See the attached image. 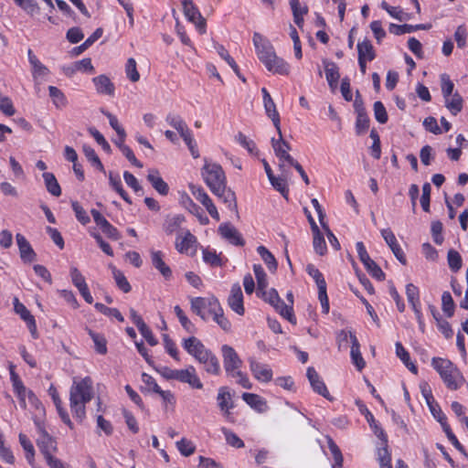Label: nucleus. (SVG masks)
Returning <instances> with one entry per match:
<instances>
[{
	"label": "nucleus",
	"mask_w": 468,
	"mask_h": 468,
	"mask_svg": "<svg viewBox=\"0 0 468 468\" xmlns=\"http://www.w3.org/2000/svg\"><path fill=\"white\" fill-rule=\"evenodd\" d=\"M183 348L192 356L204 370L210 375L218 376L221 372L218 356L196 336H190L183 340Z\"/></svg>",
	"instance_id": "f03ea898"
},
{
	"label": "nucleus",
	"mask_w": 468,
	"mask_h": 468,
	"mask_svg": "<svg viewBox=\"0 0 468 468\" xmlns=\"http://www.w3.org/2000/svg\"><path fill=\"white\" fill-rule=\"evenodd\" d=\"M426 28H428V27L423 24L415 25V26L408 25V24H404V25L390 24L389 27H388V31H389V33H391L393 35L400 36V35H404L407 33L414 32L419 29H426Z\"/></svg>",
	"instance_id": "473e14b6"
},
{
	"label": "nucleus",
	"mask_w": 468,
	"mask_h": 468,
	"mask_svg": "<svg viewBox=\"0 0 468 468\" xmlns=\"http://www.w3.org/2000/svg\"><path fill=\"white\" fill-rule=\"evenodd\" d=\"M358 58L372 61L376 58V52L370 40L365 38L357 43Z\"/></svg>",
	"instance_id": "2f4dec72"
},
{
	"label": "nucleus",
	"mask_w": 468,
	"mask_h": 468,
	"mask_svg": "<svg viewBox=\"0 0 468 468\" xmlns=\"http://www.w3.org/2000/svg\"><path fill=\"white\" fill-rule=\"evenodd\" d=\"M183 204L185 207L193 215L198 218L202 224L208 223L207 217L205 216L202 208L198 207L188 196L183 197Z\"/></svg>",
	"instance_id": "72a5a7b5"
},
{
	"label": "nucleus",
	"mask_w": 468,
	"mask_h": 468,
	"mask_svg": "<svg viewBox=\"0 0 468 468\" xmlns=\"http://www.w3.org/2000/svg\"><path fill=\"white\" fill-rule=\"evenodd\" d=\"M325 71V78L331 89H335L340 78L339 69L335 62L324 59L323 61Z\"/></svg>",
	"instance_id": "c756f323"
},
{
	"label": "nucleus",
	"mask_w": 468,
	"mask_h": 468,
	"mask_svg": "<svg viewBox=\"0 0 468 468\" xmlns=\"http://www.w3.org/2000/svg\"><path fill=\"white\" fill-rule=\"evenodd\" d=\"M381 235L390 250H392L395 257L398 259V261L402 263L403 265H406L407 260L405 257V254L397 242V239L394 235V233L391 231L390 229H385L381 230Z\"/></svg>",
	"instance_id": "a211bd4d"
},
{
	"label": "nucleus",
	"mask_w": 468,
	"mask_h": 468,
	"mask_svg": "<svg viewBox=\"0 0 468 468\" xmlns=\"http://www.w3.org/2000/svg\"><path fill=\"white\" fill-rule=\"evenodd\" d=\"M96 91L99 94L113 96L115 87L112 80L104 74L99 75L92 79Z\"/></svg>",
	"instance_id": "b1692460"
},
{
	"label": "nucleus",
	"mask_w": 468,
	"mask_h": 468,
	"mask_svg": "<svg viewBox=\"0 0 468 468\" xmlns=\"http://www.w3.org/2000/svg\"><path fill=\"white\" fill-rule=\"evenodd\" d=\"M19 442L26 452V459L29 464L33 465L35 458V448L33 443L24 433H20L18 436Z\"/></svg>",
	"instance_id": "e433bc0d"
},
{
	"label": "nucleus",
	"mask_w": 468,
	"mask_h": 468,
	"mask_svg": "<svg viewBox=\"0 0 468 468\" xmlns=\"http://www.w3.org/2000/svg\"><path fill=\"white\" fill-rule=\"evenodd\" d=\"M211 314H213L214 321L226 332H229L231 328V324L224 316L223 310L218 303V309L215 308V312H212Z\"/></svg>",
	"instance_id": "603ef678"
},
{
	"label": "nucleus",
	"mask_w": 468,
	"mask_h": 468,
	"mask_svg": "<svg viewBox=\"0 0 468 468\" xmlns=\"http://www.w3.org/2000/svg\"><path fill=\"white\" fill-rule=\"evenodd\" d=\"M314 240L313 245L315 252L321 256L324 255L326 252V243L324 236L322 235L320 229L316 231H313Z\"/></svg>",
	"instance_id": "6e6d98bb"
},
{
	"label": "nucleus",
	"mask_w": 468,
	"mask_h": 468,
	"mask_svg": "<svg viewBox=\"0 0 468 468\" xmlns=\"http://www.w3.org/2000/svg\"><path fill=\"white\" fill-rule=\"evenodd\" d=\"M71 207H72V209H73V211L75 213V216H76L77 219L82 225H86V224H88L90 221V217L88 216L87 212L79 204V202H77V201L71 202Z\"/></svg>",
	"instance_id": "69168bd1"
},
{
	"label": "nucleus",
	"mask_w": 468,
	"mask_h": 468,
	"mask_svg": "<svg viewBox=\"0 0 468 468\" xmlns=\"http://www.w3.org/2000/svg\"><path fill=\"white\" fill-rule=\"evenodd\" d=\"M441 309L448 317L454 314L455 304L449 292H444L441 295Z\"/></svg>",
	"instance_id": "09e8293b"
},
{
	"label": "nucleus",
	"mask_w": 468,
	"mask_h": 468,
	"mask_svg": "<svg viewBox=\"0 0 468 468\" xmlns=\"http://www.w3.org/2000/svg\"><path fill=\"white\" fill-rule=\"evenodd\" d=\"M93 397L92 380L90 377L81 379L74 378L69 390V406L75 416L82 421L86 416L85 405Z\"/></svg>",
	"instance_id": "7ed1b4c3"
},
{
	"label": "nucleus",
	"mask_w": 468,
	"mask_h": 468,
	"mask_svg": "<svg viewBox=\"0 0 468 468\" xmlns=\"http://www.w3.org/2000/svg\"><path fill=\"white\" fill-rule=\"evenodd\" d=\"M14 309L15 312L20 315L22 320H24L26 323L31 321V324H33L34 316L27 310V308L19 302L18 298L16 297L14 298Z\"/></svg>",
	"instance_id": "864d4df0"
},
{
	"label": "nucleus",
	"mask_w": 468,
	"mask_h": 468,
	"mask_svg": "<svg viewBox=\"0 0 468 468\" xmlns=\"http://www.w3.org/2000/svg\"><path fill=\"white\" fill-rule=\"evenodd\" d=\"M36 441L45 459L52 456L57 451L56 440L40 426L38 427V437Z\"/></svg>",
	"instance_id": "f8f14e48"
},
{
	"label": "nucleus",
	"mask_w": 468,
	"mask_h": 468,
	"mask_svg": "<svg viewBox=\"0 0 468 468\" xmlns=\"http://www.w3.org/2000/svg\"><path fill=\"white\" fill-rule=\"evenodd\" d=\"M221 354L223 357V365L228 376L240 369L242 360L239 358L235 349L229 346L223 345L221 346Z\"/></svg>",
	"instance_id": "6e6552de"
},
{
	"label": "nucleus",
	"mask_w": 468,
	"mask_h": 468,
	"mask_svg": "<svg viewBox=\"0 0 468 468\" xmlns=\"http://www.w3.org/2000/svg\"><path fill=\"white\" fill-rule=\"evenodd\" d=\"M257 251L261 257L264 263L267 265L271 271H274L277 269V261L271 251L264 246H259Z\"/></svg>",
	"instance_id": "4c0bfd02"
},
{
	"label": "nucleus",
	"mask_w": 468,
	"mask_h": 468,
	"mask_svg": "<svg viewBox=\"0 0 468 468\" xmlns=\"http://www.w3.org/2000/svg\"><path fill=\"white\" fill-rule=\"evenodd\" d=\"M278 134H279L278 140H276L274 138L271 139V145H272V148L274 150L276 156L280 157L282 155V154L280 153V151H278V149L288 153L291 150V144L288 142L283 140L282 133L281 134L278 133Z\"/></svg>",
	"instance_id": "0e129e2a"
},
{
	"label": "nucleus",
	"mask_w": 468,
	"mask_h": 468,
	"mask_svg": "<svg viewBox=\"0 0 468 468\" xmlns=\"http://www.w3.org/2000/svg\"><path fill=\"white\" fill-rule=\"evenodd\" d=\"M228 303L232 311L239 315L244 314V306H243V294L239 283H235L232 285L229 296L228 298Z\"/></svg>",
	"instance_id": "6ab92c4d"
},
{
	"label": "nucleus",
	"mask_w": 468,
	"mask_h": 468,
	"mask_svg": "<svg viewBox=\"0 0 468 468\" xmlns=\"http://www.w3.org/2000/svg\"><path fill=\"white\" fill-rule=\"evenodd\" d=\"M328 448L333 455L334 463L333 468H341L343 466L344 458L339 447L335 443L332 439L328 440Z\"/></svg>",
	"instance_id": "8fccbe9b"
},
{
	"label": "nucleus",
	"mask_w": 468,
	"mask_h": 468,
	"mask_svg": "<svg viewBox=\"0 0 468 468\" xmlns=\"http://www.w3.org/2000/svg\"><path fill=\"white\" fill-rule=\"evenodd\" d=\"M445 106L453 115H457L463 109L462 96L458 92H455L452 94V98L448 97L445 99Z\"/></svg>",
	"instance_id": "a19ab883"
},
{
	"label": "nucleus",
	"mask_w": 468,
	"mask_h": 468,
	"mask_svg": "<svg viewBox=\"0 0 468 468\" xmlns=\"http://www.w3.org/2000/svg\"><path fill=\"white\" fill-rule=\"evenodd\" d=\"M356 251L359 260L364 264L366 270L378 281L385 279V273L382 271L380 267L369 257L366 247L362 241H358L356 244Z\"/></svg>",
	"instance_id": "0eeeda50"
},
{
	"label": "nucleus",
	"mask_w": 468,
	"mask_h": 468,
	"mask_svg": "<svg viewBox=\"0 0 468 468\" xmlns=\"http://www.w3.org/2000/svg\"><path fill=\"white\" fill-rule=\"evenodd\" d=\"M378 438L381 441L380 446L378 448V460L380 468H392L391 455L388 447V437L384 431H380Z\"/></svg>",
	"instance_id": "f3484780"
},
{
	"label": "nucleus",
	"mask_w": 468,
	"mask_h": 468,
	"mask_svg": "<svg viewBox=\"0 0 468 468\" xmlns=\"http://www.w3.org/2000/svg\"><path fill=\"white\" fill-rule=\"evenodd\" d=\"M83 153L87 159L91 163L93 166H95L97 169H99L101 172L104 171V166L101 164L100 158L98 157L97 154L95 153L94 149L87 144H84L82 147Z\"/></svg>",
	"instance_id": "a18cd8bd"
},
{
	"label": "nucleus",
	"mask_w": 468,
	"mask_h": 468,
	"mask_svg": "<svg viewBox=\"0 0 468 468\" xmlns=\"http://www.w3.org/2000/svg\"><path fill=\"white\" fill-rule=\"evenodd\" d=\"M441 79V93L444 97V99H447L452 94L454 84L451 80L448 74L443 73L440 76Z\"/></svg>",
	"instance_id": "bf43d9fd"
},
{
	"label": "nucleus",
	"mask_w": 468,
	"mask_h": 468,
	"mask_svg": "<svg viewBox=\"0 0 468 468\" xmlns=\"http://www.w3.org/2000/svg\"><path fill=\"white\" fill-rule=\"evenodd\" d=\"M43 179L45 182V186L47 190L54 197H59L61 195L60 186L55 177L54 174L49 172H45L43 174Z\"/></svg>",
	"instance_id": "f704fd0d"
},
{
	"label": "nucleus",
	"mask_w": 468,
	"mask_h": 468,
	"mask_svg": "<svg viewBox=\"0 0 468 468\" xmlns=\"http://www.w3.org/2000/svg\"><path fill=\"white\" fill-rule=\"evenodd\" d=\"M447 261L452 271L456 272L462 268V257L458 251L450 250L448 251Z\"/></svg>",
	"instance_id": "5fc2aeb1"
},
{
	"label": "nucleus",
	"mask_w": 468,
	"mask_h": 468,
	"mask_svg": "<svg viewBox=\"0 0 468 468\" xmlns=\"http://www.w3.org/2000/svg\"><path fill=\"white\" fill-rule=\"evenodd\" d=\"M9 371H10V379L12 381L14 390L19 399L20 406L24 409L27 407V403H26L27 395L29 400L33 404H37L38 402V399H37V397L35 396V394L32 391H30V390L28 391L27 389V388L24 386L19 376L16 373L15 366L13 364L9 365Z\"/></svg>",
	"instance_id": "39448f33"
},
{
	"label": "nucleus",
	"mask_w": 468,
	"mask_h": 468,
	"mask_svg": "<svg viewBox=\"0 0 468 468\" xmlns=\"http://www.w3.org/2000/svg\"><path fill=\"white\" fill-rule=\"evenodd\" d=\"M396 354L403 362V364L409 368L410 372L413 374H417L418 368L417 367L410 361L409 352L404 348L400 342H397L396 345Z\"/></svg>",
	"instance_id": "c9c22d12"
},
{
	"label": "nucleus",
	"mask_w": 468,
	"mask_h": 468,
	"mask_svg": "<svg viewBox=\"0 0 468 468\" xmlns=\"http://www.w3.org/2000/svg\"><path fill=\"white\" fill-rule=\"evenodd\" d=\"M125 72H126V75H127V78L133 81V82H136L139 80L140 79V74L137 70V68H136V61L134 58H130L127 62H126V65H125Z\"/></svg>",
	"instance_id": "680f3d73"
},
{
	"label": "nucleus",
	"mask_w": 468,
	"mask_h": 468,
	"mask_svg": "<svg viewBox=\"0 0 468 468\" xmlns=\"http://www.w3.org/2000/svg\"><path fill=\"white\" fill-rule=\"evenodd\" d=\"M147 179L152 186L161 195L165 196L169 191L168 185L160 176L156 169H150L147 175Z\"/></svg>",
	"instance_id": "c85d7f7f"
},
{
	"label": "nucleus",
	"mask_w": 468,
	"mask_h": 468,
	"mask_svg": "<svg viewBox=\"0 0 468 468\" xmlns=\"http://www.w3.org/2000/svg\"><path fill=\"white\" fill-rule=\"evenodd\" d=\"M307 273L315 281L318 290L326 288V282L322 272L313 264L306 266Z\"/></svg>",
	"instance_id": "3c124183"
},
{
	"label": "nucleus",
	"mask_w": 468,
	"mask_h": 468,
	"mask_svg": "<svg viewBox=\"0 0 468 468\" xmlns=\"http://www.w3.org/2000/svg\"><path fill=\"white\" fill-rule=\"evenodd\" d=\"M94 307L96 308L97 311H99L100 313L103 314L104 315L113 316L119 322H123L124 321V318H123L122 314L116 308L107 307L106 305H104L103 303H95Z\"/></svg>",
	"instance_id": "13d9d810"
},
{
	"label": "nucleus",
	"mask_w": 468,
	"mask_h": 468,
	"mask_svg": "<svg viewBox=\"0 0 468 468\" xmlns=\"http://www.w3.org/2000/svg\"><path fill=\"white\" fill-rule=\"evenodd\" d=\"M431 366L449 389L457 390L464 384L465 378L452 361L441 357H433Z\"/></svg>",
	"instance_id": "20e7f679"
},
{
	"label": "nucleus",
	"mask_w": 468,
	"mask_h": 468,
	"mask_svg": "<svg viewBox=\"0 0 468 468\" xmlns=\"http://www.w3.org/2000/svg\"><path fill=\"white\" fill-rule=\"evenodd\" d=\"M254 47L256 48V52L258 55L259 59L264 64L270 58L274 57V48L263 36H261L260 33L255 32L253 34L252 38Z\"/></svg>",
	"instance_id": "1a4fd4ad"
},
{
	"label": "nucleus",
	"mask_w": 468,
	"mask_h": 468,
	"mask_svg": "<svg viewBox=\"0 0 468 468\" xmlns=\"http://www.w3.org/2000/svg\"><path fill=\"white\" fill-rule=\"evenodd\" d=\"M186 221V218L181 214L168 215L165 218L163 224V230L166 235H172L176 233Z\"/></svg>",
	"instance_id": "bb28decb"
},
{
	"label": "nucleus",
	"mask_w": 468,
	"mask_h": 468,
	"mask_svg": "<svg viewBox=\"0 0 468 468\" xmlns=\"http://www.w3.org/2000/svg\"><path fill=\"white\" fill-rule=\"evenodd\" d=\"M165 120L169 125L179 133V134L184 133L189 129L185 121L179 115L169 113Z\"/></svg>",
	"instance_id": "c03bdc74"
},
{
	"label": "nucleus",
	"mask_w": 468,
	"mask_h": 468,
	"mask_svg": "<svg viewBox=\"0 0 468 468\" xmlns=\"http://www.w3.org/2000/svg\"><path fill=\"white\" fill-rule=\"evenodd\" d=\"M151 261L153 266L163 275L165 280L172 278V270L164 261V254L161 250L151 251Z\"/></svg>",
	"instance_id": "5701e85b"
},
{
	"label": "nucleus",
	"mask_w": 468,
	"mask_h": 468,
	"mask_svg": "<svg viewBox=\"0 0 468 468\" xmlns=\"http://www.w3.org/2000/svg\"><path fill=\"white\" fill-rule=\"evenodd\" d=\"M306 376L314 392L327 399H331L325 384L314 367H310L307 368Z\"/></svg>",
	"instance_id": "412c9836"
},
{
	"label": "nucleus",
	"mask_w": 468,
	"mask_h": 468,
	"mask_svg": "<svg viewBox=\"0 0 468 468\" xmlns=\"http://www.w3.org/2000/svg\"><path fill=\"white\" fill-rule=\"evenodd\" d=\"M218 300L215 297H195L190 301L191 310L203 320H206L204 310L207 308L208 312L211 314L215 312V308L218 309Z\"/></svg>",
	"instance_id": "9d476101"
},
{
	"label": "nucleus",
	"mask_w": 468,
	"mask_h": 468,
	"mask_svg": "<svg viewBox=\"0 0 468 468\" xmlns=\"http://www.w3.org/2000/svg\"><path fill=\"white\" fill-rule=\"evenodd\" d=\"M220 431L224 434L225 440L229 445L238 449L244 447L243 441L232 431L226 427H222Z\"/></svg>",
	"instance_id": "37998d69"
},
{
	"label": "nucleus",
	"mask_w": 468,
	"mask_h": 468,
	"mask_svg": "<svg viewBox=\"0 0 468 468\" xmlns=\"http://www.w3.org/2000/svg\"><path fill=\"white\" fill-rule=\"evenodd\" d=\"M369 127V118L367 113H360L356 116V133L357 135L364 133Z\"/></svg>",
	"instance_id": "338daca9"
},
{
	"label": "nucleus",
	"mask_w": 468,
	"mask_h": 468,
	"mask_svg": "<svg viewBox=\"0 0 468 468\" xmlns=\"http://www.w3.org/2000/svg\"><path fill=\"white\" fill-rule=\"evenodd\" d=\"M241 398L250 408L258 412H263L267 409L266 400L257 394L245 392Z\"/></svg>",
	"instance_id": "7c9ffc66"
},
{
	"label": "nucleus",
	"mask_w": 468,
	"mask_h": 468,
	"mask_svg": "<svg viewBox=\"0 0 468 468\" xmlns=\"http://www.w3.org/2000/svg\"><path fill=\"white\" fill-rule=\"evenodd\" d=\"M16 244L19 249L20 258L24 262H32L36 261L37 254L32 249L30 243L24 235L17 233L16 235Z\"/></svg>",
	"instance_id": "4be33fe9"
},
{
	"label": "nucleus",
	"mask_w": 468,
	"mask_h": 468,
	"mask_svg": "<svg viewBox=\"0 0 468 468\" xmlns=\"http://www.w3.org/2000/svg\"><path fill=\"white\" fill-rule=\"evenodd\" d=\"M218 232L222 238L236 246H243L245 241L239 230L230 223H223L218 227Z\"/></svg>",
	"instance_id": "aec40b11"
},
{
	"label": "nucleus",
	"mask_w": 468,
	"mask_h": 468,
	"mask_svg": "<svg viewBox=\"0 0 468 468\" xmlns=\"http://www.w3.org/2000/svg\"><path fill=\"white\" fill-rule=\"evenodd\" d=\"M272 306L276 309V311L280 313L282 316L286 318L291 323H295L292 314V307L286 304L283 300L280 298L279 302H276V303H274Z\"/></svg>",
	"instance_id": "de8ad7c7"
},
{
	"label": "nucleus",
	"mask_w": 468,
	"mask_h": 468,
	"mask_svg": "<svg viewBox=\"0 0 468 468\" xmlns=\"http://www.w3.org/2000/svg\"><path fill=\"white\" fill-rule=\"evenodd\" d=\"M350 340L352 344L350 352L352 362L357 370L361 371L365 367L366 363L360 352L359 342L354 334H350Z\"/></svg>",
	"instance_id": "cd10ccee"
},
{
	"label": "nucleus",
	"mask_w": 468,
	"mask_h": 468,
	"mask_svg": "<svg viewBox=\"0 0 468 468\" xmlns=\"http://www.w3.org/2000/svg\"><path fill=\"white\" fill-rule=\"evenodd\" d=\"M203 260L212 267H218L222 264L221 259L216 251L208 249L203 250Z\"/></svg>",
	"instance_id": "e2e57ef3"
},
{
	"label": "nucleus",
	"mask_w": 468,
	"mask_h": 468,
	"mask_svg": "<svg viewBox=\"0 0 468 468\" xmlns=\"http://www.w3.org/2000/svg\"><path fill=\"white\" fill-rule=\"evenodd\" d=\"M175 314H176L181 325L185 330L189 333H193L195 330L194 324L187 318L185 314L184 311L181 309L179 305H176L174 308Z\"/></svg>",
	"instance_id": "4d7b16f0"
},
{
	"label": "nucleus",
	"mask_w": 468,
	"mask_h": 468,
	"mask_svg": "<svg viewBox=\"0 0 468 468\" xmlns=\"http://www.w3.org/2000/svg\"><path fill=\"white\" fill-rule=\"evenodd\" d=\"M264 66L269 71L274 74L288 75L290 71L289 64L285 62L283 58L278 57L276 53H274L273 58H270V59L264 63Z\"/></svg>",
	"instance_id": "393cba45"
},
{
	"label": "nucleus",
	"mask_w": 468,
	"mask_h": 468,
	"mask_svg": "<svg viewBox=\"0 0 468 468\" xmlns=\"http://www.w3.org/2000/svg\"><path fill=\"white\" fill-rule=\"evenodd\" d=\"M190 190L194 197L198 200L205 207L212 203V200L201 186H190Z\"/></svg>",
	"instance_id": "052dcab7"
},
{
	"label": "nucleus",
	"mask_w": 468,
	"mask_h": 468,
	"mask_svg": "<svg viewBox=\"0 0 468 468\" xmlns=\"http://www.w3.org/2000/svg\"><path fill=\"white\" fill-rule=\"evenodd\" d=\"M250 368L253 377L260 382H270L272 379V370L266 364L256 361L255 358L249 359Z\"/></svg>",
	"instance_id": "ddd939ff"
},
{
	"label": "nucleus",
	"mask_w": 468,
	"mask_h": 468,
	"mask_svg": "<svg viewBox=\"0 0 468 468\" xmlns=\"http://www.w3.org/2000/svg\"><path fill=\"white\" fill-rule=\"evenodd\" d=\"M261 93L263 95V104H264L266 114L268 115L269 118L271 119L273 125L275 126L278 133L281 134L280 115L276 110L275 103H274L273 100L271 99V97L266 88L261 89Z\"/></svg>",
	"instance_id": "dca6fc26"
},
{
	"label": "nucleus",
	"mask_w": 468,
	"mask_h": 468,
	"mask_svg": "<svg viewBox=\"0 0 468 468\" xmlns=\"http://www.w3.org/2000/svg\"><path fill=\"white\" fill-rule=\"evenodd\" d=\"M49 96L57 108H63L67 105V99L63 92L55 86L48 87Z\"/></svg>",
	"instance_id": "49530a36"
},
{
	"label": "nucleus",
	"mask_w": 468,
	"mask_h": 468,
	"mask_svg": "<svg viewBox=\"0 0 468 468\" xmlns=\"http://www.w3.org/2000/svg\"><path fill=\"white\" fill-rule=\"evenodd\" d=\"M253 271H254V274H255V277L257 280V285H258L257 292L259 294L260 292H263L264 290L267 289V286H268L267 275H266L262 266L260 264H254Z\"/></svg>",
	"instance_id": "79ce46f5"
},
{
	"label": "nucleus",
	"mask_w": 468,
	"mask_h": 468,
	"mask_svg": "<svg viewBox=\"0 0 468 468\" xmlns=\"http://www.w3.org/2000/svg\"><path fill=\"white\" fill-rule=\"evenodd\" d=\"M202 176L210 191L221 199L231 211L237 210L235 193L226 187V177L221 166L218 164L206 163L202 169Z\"/></svg>",
	"instance_id": "f257e3e1"
},
{
	"label": "nucleus",
	"mask_w": 468,
	"mask_h": 468,
	"mask_svg": "<svg viewBox=\"0 0 468 468\" xmlns=\"http://www.w3.org/2000/svg\"><path fill=\"white\" fill-rule=\"evenodd\" d=\"M27 57L32 68V77L34 80L44 78L49 74V69L40 62V60L30 48L27 50Z\"/></svg>",
	"instance_id": "a878e982"
},
{
	"label": "nucleus",
	"mask_w": 468,
	"mask_h": 468,
	"mask_svg": "<svg viewBox=\"0 0 468 468\" xmlns=\"http://www.w3.org/2000/svg\"><path fill=\"white\" fill-rule=\"evenodd\" d=\"M218 407L227 421L234 422L231 410L235 408L232 395L228 387H220L217 395Z\"/></svg>",
	"instance_id": "423d86ee"
},
{
	"label": "nucleus",
	"mask_w": 468,
	"mask_h": 468,
	"mask_svg": "<svg viewBox=\"0 0 468 468\" xmlns=\"http://www.w3.org/2000/svg\"><path fill=\"white\" fill-rule=\"evenodd\" d=\"M112 271V276L115 280L116 285L120 290H122L123 292L127 293L131 291L132 287L126 279L125 275L122 271L116 269L114 266H111Z\"/></svg>",
	"instance_id": "58836bf2"
},
{
	"label": "nucleus",
	"mask_w": 468,
	"mask_h": 468,
	"mask_svg": "<svg viewBox=\"0 0 468 468\" xmlns=\"http://www.w3.org/2000/svg\"><path fill=\"white\" fill-rule=\"evenodd\" d=\"M176 380L186 383L194 388H203V384L197 375L196 368L193 366H188L185 369H178Z\"/></svg>",
	"instance_id": "2eb2a0df"
},
{
	"label": "nucleus",
	"mask_w": 468,
	"mask_h": 468,
	"mask_svg": "<svg viewBox=\"0 0 468 468\" xmlns=\"http://www.w3.org/2000/svg\"><path fill=\"white\" fill-rule=\"evenodd\" d=\"M88 333L94 343L97 353L105 355L107 353V340L104 335L95 333L90 329L88 330Z\"/></svg>",
	"instance_id": "ea45409f"
},
{
	"label": "nucleus",
	"mask_w": 468,
	"mask_h": 468,
	"mask_svg": "<svg viewBox=\"0 0 468 468\" xmlns=\"http://www.w3.org/2000/svg\"><path fill=\"white\" fill-rule=\"evenodd\" d=\"M197 242V238L189 230H186L183 236H177L176 249L179 253L192 255L196 251Z\"/></svg>",
	"instance_id": "4468645a"
},
{
	"label": "nucleus",
	"mask_w": 468,
	"mask_h": 468,
	"mask_svg": "<svg viewBox=\"0 0 468 468\" xmlns=\"http://www.w3.org/2000/svg\"><path fill=\"white\" fill-rule=\"evenodd\" d=\"M468 36L467 28L464 25H460L454 33V39L459 48H463L466 46V38Z\"/></svg>",
	"instance_id": "774afa93"
},
{
	"label": "nucleus",
	"mask_w": 468,
	"mask_h": 468,
	"mask_svg": "<svg viewBox=\"0 0 468 468\" xmlns=\"http://www.w3.org/2000/svg\"><path fill=\"white\" fill-rule=\"evenodd\" d=\"M183 11L186 17L197 26L201 34L206 32V20L191 0H182Z\"/></svg>",
	"instance_id": "9b49d317"
}]
</instances>
